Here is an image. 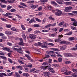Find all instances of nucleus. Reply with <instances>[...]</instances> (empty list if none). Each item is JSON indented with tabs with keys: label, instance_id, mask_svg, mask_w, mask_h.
Masks as SVG:
<instances>
[{
	"label": "nucleus",
	"instance_id": "1",
	"mask_svg": "<svg viewBox=\"0 0 77 77\" xmlns=\"http://www.w3.org/2000/svg\"><path fill=\"white\" fill-rule=\"evenodd\" d=\"M56 10L57 12L54 13L55 15H56L57 16H60V15L62 14V11H61L60 10L57 9Z\"/></svg>",
	"mask_w": 77,
	"mask_h": 77
},
{
	"label": "nucleus",
	"instance_id": "2",
	"mask_svg": "<svg viewBox=\"0 0 77 77\" xmlns=\"http://www.w3.org/2000/svg\"><path fill=\"white\" fill-rule=\"evenodd\" d=\"M71 9H72V7H66L65 9H63V10L65 12H70Z\"/></svg>",
	"mask_w": 77,
	"mask_h": 77
},
{
	"label": "nucleus",
	"instance_id": "3",
	"mask_svg": "<svg viewBox=\"0 0 77 77\" xmlns=\"http://www.w3.org/2000/svg\"><path fill=\"white\" fill-rule=\"evenodd\" d=\"M44 75L45 77H50L51 76V73L47 72H44Z\"/></svg>",
	"mask_w": 77,
	"mask_h": 77
},
{
	"label": "nucleus",
	"instance_id": "4",
	"mask_svg": "<svg viewBox=\"0 0 77 77\" xmlns=\"http://www.w3.org/2000/svg\"><path fill=\"white\" fill-rule=\"evenodd\" d=\"M13 33V32L10 31H6L5 32V33L6 34V35H12Z\"/></svg>",
	"mask_w": 77,
	"mask_h": 77
},
{
	"label": "nucleus",
	"instance_id": "5",
	"mask_svg": "<svg viewBox=\"0 0 77 77\" xmlns=\"http://www.w3.org/2000/svg\"><path fill=\"white\" fill-rule=\"evenodd\" d=\"M67 48V46L65 45H64L63 46H61L60 47V48L61 50H65Z\"/></svg>",
	"mask_w": 77,
	"mask_h": 77
},
{
	"label": "nucleus",
	"instance_id": "6",
	"mask_svg": "<svg viewBox=\"0 0 77 77\" xmlns=\"http://www.w3.org/2000/svg\"><path fill=\"white\" fill-rule=\"evenodd\" d=\"M51 5H53L55 6H57V7H58L59 6V5H57V3H56L54 1H51L50 2Z\"/></svg>",
	"mask_w": 77,
	"mask_h": 77
},
{
	"label": "nucleus",
	"instance_id": "7",
	"mask_svg": "<svg viewBox=\"0 0 77 77\" xmlns=\"http://www.w3.org/2000/svg\"><path fill=\"white\" fill-rule=\"evenodd\" d=\"M30 36L32 39H35L36 38V35H35L30 34Z\"/></svg>",
	"mask_w": 77,
	"mask_h": 77
},
{
	"label": "nucleus",
	"instance_id": "8",
	"mask_svg": "<svg viewBox=\"0 0 77 77\" xmlns=\"http://www.w3.org/2000/svg\"><path fill=\"white\" fill-rule=\"evenodd\" d=\"M65 0H64L65 1ZM56 1V2L58 4H60V5H62L63 4V0H59Z\"/></svg>",
	"mask_w": 77,
	"mask_h": 77
},
{
	"label": "nucleus",
	"instance_id": "9",
	"mask_svg": "<svg viewBox=\"0 0 77 77\" xmlns=\"http://www.w3.org/2000/svg\"><path fill=\"white\" fill-rule=\"evenodd\" d=\"M31 71L34 73H37V72H39V70H36L35 69H33Z\"/></svg>",
	"mask_w": 77,
	"mask_h": 77
},
{
	"label": "nucleus",
	"instance_id": "10",
	"mask_svg": "<svg viewBox=\"0 0 77 77\" xmlns=\"http://www.w3.org/2000/svg\"><path fill=\"white\" fill-rule=\"evenodd\" d=\"M2 50H5V51H10L11 49L9 48L6 47H4L2 48Z\"/></svg>",
	"mask_w": 77,
	"mask_h": 77
},
{
	"label": "nucleus",
	"instance_id": "11",
	"mask_svg": "<svg viewBox=\"0 0 77 77\" xmlns=\"http://www.w3.org/2000/svg\"><path fill=\"white\" fill-rule=\"evenodd\" d=\"M48 70L51 72L52 73H54L55 72L54 71V69L53 68H48Z\"/></svg>",
	"mask_w": 77,
	"mask_h": 77
},
{
	"label": "nucleus",
	"instance_id": "12",
	"mask_svg": "<svg viewBox=\"0 0 77 77\" xmlns=\"http://www.w3.org/2000/svg\"><path fill=\"white\" fill-rule=\"evenodd\" d=\"M43 44H45V45H51V46H54V45L53 44L51 43L48 44L47 43V42H44Z\"/></svg>",
	"mask_w": 77,
	"mask_h": 77
},
{
	"label": "nucleus",
	"instance_id": "13",
	"mask_svg": "<svg viewBox=\"0 0 77 77\" xmlns=\"http://www.w3.org/2000/svg\"><path fill=\"white\" fill-rule=\"evenodd\" d=\"M44 42H43L42 44L43 45H42L41 46L42 48H48V47H47V45H46L45 44H44Z\"/></svg>",
	"mask_w": 77,
	"mask_h": 77
},
{
	"label": "nucleus",
	"instance_id": "14",
	"mask_svg": "<svg viewBox=\"0 0 77 77\" xmlns=\"http://www.w3.org/2000/svg\"><path fill=\"white\" fill-rule=\"evenodd\" d=\"M41 69H47L48 68V66H41Z\"/></svg>",
	"mask_w": 77,
	"mask_h": 77
},
{
	"label": "nucleus",
	"instance_id": "15",
	"mask_svg": "<svg viewBox=\"0 0 77 77\" xmlns=\"http://www.w3.org/2000/svg\"><path fill=\"white\" fill-rule=\"evenodd\" d=\"M38 5H33L31 6L30 8H32V9H35V8H36L37 7H38Z\"/></svg>",
	"mask_w": 77,
	"mask_h": 77
},
{
	"label": "nucleus",
	"instance_id": "16",
	"mask_svg": "<svg viewBox=\"0 0 77 77\" xmlns=\"http://www.w3.org/2000/svg\"><path fill=\"white\" fill-rule=\"evenodd\" d=\"M61 71L62 72H65V71H68L67 69H66V67H64L61 69Z\"/></svg>",
	"mask_w": 77,
	"mask_h": 77
},
{
	"label": "nucleus",
	"instance_id": "17",
	"mask_svg": "<svg viewBox=\"0 0 77 77\" xmlns=\"http://www.w3.org/2000/svg\"><path fill=\"white\" fill-rule=\"evenodd\" d=\"M75 39L74 37H70L69 38V41H74Z\"/></svg>",
	"mask_w": 77,
	"mask_h": 77
},
{
	"label": "nucleus",
	"instance_id": "18",
	"mask_svg": "<svg viewBox=\"0 0 77 77\" xmlns=\"http://www.w3.org/2000/svg\"><path fill=\"white\" fill-rule=\"evenodd\" d=\"M72 25L74 26H77V22L76 21H75L74 22L72 23Z\"/></svg>",
	"mask_w": 77,
	"mask_h": 77
},
{
	"label": "nucleus",
	"instance_id": "19",
	"mask_svg": "<svg viewBox=\"0 0 77 77\" xmlns=\"http://www.w3.org/2000/svg\"><path fill=\"white\" fill-rule=\"evenodd\" d=\"M11 30L13 31H15V32H17L18 31V29L15 27H12L11 28Z\"/></svg>",
	"mask_w": 77,
	"mask_h": 77
},
{
	"label": "nucleus",
	"instance_id": "20",
	"mask_svg": "<svg viewBox=\"0 0 77 77\" xmlns=\"http://www.w3.org/2000/svg\"><path fill=\"white\" fill-rule=\"evenodd\" d=\"M16 68H17V69H20L21 70L23 69V67L22 66H16Z\"/></svg>",
	"mask_w": 77,
	"mask_h": 77
},
{
	"label": "nucleus",
	"instance_id": "21",
	"mask_svg": "<svg viewBox=\"0 0 77 77\" xmlns=\"http://www.w3.org/2000/svg\"><path fill=\"white\" fill-rule=\"evenodd\" d=\"M23 76L25 77H29V74L26 73H23Z\"/></svg>",
	"mask_w": 77,
	"mask_h": 77
},
{
	"label": "nucleus",
	"instance_id": "22",
	"mask_svg": "<svg viewBox=\"0 0 77 77\" xmlns=\"http://www.w3.org/2000/svg\"><path fill=\"white\" fill-rule=\"evenodd\" d=\"M22 36L23 39H25V40H26V36L25 34L24 33H23L22 34Z\"/></svg>",
	"mask_w": 77,
	"mask_h": 77
},
{
	"label": "nucleus",
	"instance_id": "23",
	"mask_svg": "<svg viewBox=\"0 0 77 77\" xmlns=\"http://www.w3.org/2000/svg\"><path fill=\"white\" fill-rule=\"evenodd\" d=\"M15 75L17 77H21V75H20L19 74H18V73L17 72H15Z\"/></svg>",
	"mask_w": 77,
	"mask_h": 77
},
{
	"label": "nucleus",
	"instance_id": "24",
	"mask_svg": "<svg viewBox=\"0 0 77 77\" xmlns=\"http://www.w3.org/2000/svg\"><path fill=\"white\" fill-rule=\"evenodd\" d=\"M35 20V19L34 18L32 19L29 21V24H31V23H33V22L34 21V20Z\"/></svg>",
	"mask_w": 77,
	"mask_h": 77
},
{
	"label": "nucleus",
	"instance_id": "25",
	"mask_svg": "<svg viewBox=\"0 0 77 77\" xmlns=\"http://www.w3.org/2000/svg\"><path fill=\"white\" fill-rule=\"evenodd\" d=\"M10 11L11 12H15L17 11V10L14 8H12L10 10Z\"/></svg>",
	"mask_w": 77,
	"mask_h": 77
},
{
	"label": "nucleus",
	"instance_id": "26",
	"mask_svg": "<svg viewBox=\"0 0 77 77\" xmlns=\"http://www.w3.org/2000/svg\"><path fill=\"white\" fill-rule=\"evenodd\" d=\"M51 50H53V51H59V49L57 48H51Z\"/></svg>",
	"mask_w": 77,
	"mask_h": 77
},
{
	"label": "nucleus",
	"instance_id": "27",
	"mask_svg": "<svg viewBox=\"0 0 77 77\" xmlns=\"http://www.w3.org/2000/svg\"><path fill=\"white\" fill-rule=\"evenodd\" d=\"M70 27L72 30H77V29H76V28H75V27L74 26H71Z\"/></svg>",
	"mask_w": 77,
	"mask_h": 77
},
{
	"label": "nucleus",
	"instance_id": "28",
	"mask_svg": "<svg viewBox=\"0 0 77 77\" xmlns=\"http://www.w3.org/2000/svg\"><path fill=\"white\" fill-rule=\"evenodd\" d=\"M0 2H2L3 3H4L5 4H6L7 3V2L5 0H0Z\"/></svg>",
	"mask_w": 77,
	"mask_h": 77
},
{
	"label": "nucleus",
	"instance_id": "29",
	"mask_svg": "<svg viewBox=\"0 0 77 77\" xmlns=\"http://www.w3.org/2000/svg\"><path fill=\"white\" fill-rule=\"evenodd\" d=\"M71 4H72V2H66V5H70Z\"/></svg>",
	"mask_w": 77,
	"mask_h": 77
},
{
	"label": "nucleus",
	"instance_id": "30",
	"mask_svg": "<svg viewBox=\"0 0 77 77\" xmlns=\"http://www.w3.org/2000/svg\"><path fill=\"white\" fill-rule=\"evenodd\" d=\"M21 27L22 29L23 30H26V27H25V26H24V25H21Z\"/></svg>",
	"mask_w": 77,
	"mask_h": 77
},
{
	"label": "nucleus",
	"instance_id": "31",
	"mask_svg": "<svg viewBox=\"0 0 77 77\" xmlns=\"http://www.w3.org/2000/svg\"><path fill=\"white\" fill-rule=\"evenodd\" d=\"M18 60L19 63H21V64H23V65H26V64H25L22 61L20 60Z\"/></svg>",
	"mask_w": 77,
	"mask_h": 77
},
{
	"label": "nucleus",
	"instance_id": "32",
	"mask_svg": "<svg viewBox=\"0 0 77 77\" xmlns=\"http://www.w3.org/2000/svg\"><path fill=\"white\" fill-rule=\"evenodd\" d=\"M48 30H50V28H48V30H42V32H48Z\"/></svg>",
	"mask_w": 77,
	"mask_h": 77
},
{
	"label": "nucleus",
	"instance_id": "33",
	"mask_svg": "<svg viewBox=\"0 0 77 77\" xmlns=\"http://www.w3.org/2000/svg\"><path fill=\"white\" fill-rule=\"evenodd\" d=\"M64 23V21L61 22L58 24V26H62V25H63V24Z\"/></svg>",
	"mask_w": 77,
	"mask_h": 77
},
{
	"label": "nucleus",
	"instance_id": "34",
	"mask_svg": "<svg viewBox=\"0 0 77 77\" xmlns=\"http://www.w3.org/2000/svg\"><path fill=\"white\" fill-rule=\"evenodd\" d=\"M20 5H21L22 6H23L25 7H27V5H26V4H24V3L23 2H20Z\"/></svg>",
	"mask_w": 77,
	"mask_h": 77
},
{
	"label": "nucleus",
	"instance_id": "35",
	"mask_svg": "<svg viewBox=\"0 0 77 77\" xmlns=\"http://www.w3.org/2000/svg\"><path fill=\"white\" fill-rule=\"evenodd\" d=\"M18 45H22L23 46H24V43L23 42H20L18 43Z\"/></svg>",
	"mask_w": 77,
	"mask_h": 77
},
{
	"label": "nucleus",
	"instance_id": "36",
	"mask_svg": "<svg viewBox=\"0 0 77 77\" xmlns=\"http://www.w3.org/2000/svg\"><path fill=\"white\" fill-rule=\"evenodd\" d=\"M34 33L35 34H38V33H41V32L39 31L36 30L34 32Z\"/></svg>",
	"mask_w": 77,
	"mask_h": 77
},
{
	"label": "nucleus",
	"instance_id": "37",
	"mask_svg": "<svg viewBox=\"0 0 77 77\" xmlns=\"http://www.w3.org/2000/svg\"><path fill=\"white\" fill-rule=\"evenodd\" d=\"M72 70L73 71V72H75V73L76 74H77V69H72Z\"/></svg>",
	"mask_w": 77,
	"mask_h": 77
},
{
	"label": "nucleus",
	"instance_id": "38",
	"mask_svg": "<svg viewBox=\"0 0 77 77\" xmlns=\"http://www.w3.org/2000/svg\"><path fill=\"white\" fill-rule=\"evenodd\" d=\"M11 25H8V24H6V27H7V28H10L11 27Z\"/></svg>",
	"mask_w": 77,
	"mask_h": 77
},
{
	"label": "nucleus",
	"instance_id": "39",
	"mask_svg": "<svg viewBox=\"0 0 77 77\" xmlns=\"http://www.w3.org/2000/svg\"><path fill=\"white\" fill-rule=\"evenodd\" d=\"M62 61V59L61 58H58V62H61Z\"/></svg>",
	"mask_w": 77,
	"mask_h": 77
},
{
	"label": "nucleus",
	"instance_id": "40",
	"mask_svg": "<svg viewBox=\"0 0 77 77\" xmlns=\"http://www.w3.org/2000/svg\"><path fill=\"white\" fill-rule=\"evenodd\" d=\"M12 15V14L10 13H7L5 15V16H9V15Z\"/></svg>",
	"mask_w": 77,
	"mask_h": 77
},
{
	"label": "nucleus",
	"instance_id": "41",
	"mask_svg": "<svg viewBox=\"0 0 77 77\" xmlns=\"http://www.w3.org/2000/svg\"><path fill=\"white\" fill-rule=\"evenodd\" d=\"M12 8V6L9 5L7 7V10H9V9H11V8Z\"/></svg>",
	"mask_w": 77,
	"mask_h": 77
},
{
	"label": "nucleus",
	"instance_id": "42",
	"mask_svg": "<svg viewBox=\"0 0 77 77\" xmlns=\"http://www.w3.org/2000/svg\"><path fill=\"white\" fill-rule=\"evenodd\" d=\"M66 41H63L60 42V44H66Z\"/></svg>",
	"mask_w": 77,
	"mask_h": 77
},
{
	"label": "nucleus",
	"instance_id": "43",
	"mask_svg": "<svg viewBox=\"0 0 77 77\" xmlns=\"http://www.w3.org/2000/svg\"><path fill=\"white\" fill-rule=\"evenodd\" d=\"M48 9L49 10H52V7L51 6H48Z\"/></svg>",
	"mask_w": 77,
	"mask_h": 77
},
{
	"label": "nucleus",
	"instance_id": "44",
	"mask_svg": "<svg viewBox=\"0 0 77 77\" xmlns=\"http://www.w3.org/2000/svg\"><path fill=\"white\" fill-rule=\"evenodd\" d=\"M27 3L29 4L33 3L34 1H30L27 2Z\"/></svg>",
	"mask_w": 77,
	"mask_h": 77
},
{
	"label": "nucleus",
	"instance_id": "45",
	"mask_svg": "<svg viewBox=\"0 0 77 77\" xmlns=\"http://www.w3.org/2000/svg\"><path fill=\"white\" fill-rule=\"evenodd\" d=\"M8 60L11 63H13L12 62V60H11V59L10 58H8Z\"/></svg>",
	"mask_w": 77,
	"mask_h": 77
},
{
	"label": "nucleus",
	"instance_id": "46",
	"mask_svg": "<svg viewBox=\"0 0 77 77\" xmlns=\"http://www.w3.org/2000/svg\"><path fill=\"white\" fill-rule=\"evenodd\" d=\"M1 38L3 39H7V37L3 36L1 37Z\"/></svg>",
	"mask_w": 77,
	"mask_h": 77
},
{
	"label": "nucleus",
	"instance_id": "47",
	"mask_svg": "<svg viewBox=\"0 0 77 77\" xmlns=\"http://www.w3.org/2000/svg\"><path fill=\"white\" fill-rule=\"evenodd\" d=\"M35 19L36 20V21H37V22H40V23H41V21L38 18H35Z\"/></svg>",
	"mask_w": 77,
	"mask_h": 77
},
{
	"label": "nucleus",
	"instance_id": "48",
	"mask_svg": "<svg viewBox=\"0 0 77 77\" xmlns=\"http://www.w3.org/2000/svg\"><path fill=\"white\" fill-rule=\"evenodd\" d=\"M17 51L18 53H22V52L20 51H21V48H20L19 49H18V50Z\"/></svg>",
	"mask_w": 77,
	"mask_h": 77
},
{
	"label": "nucleus",
	"instance_id": "49",
	"mask_svg": "<svg viewBox=\"0 0 77 77\" xmlns=\"http://www.w3.org/2000/svg\"><path fill=\"white\" fill-rule=\"evenodd\" d=\"M49 20H51L53 21H54L55 20L53 18H52V17H49Z\"/></svg>",
	"mask_w": 77,
	"mask_h": 77
},
{
	"label": "nucleus",
	"instance_id": "50",
	"mask_svg": "<svg viewBox=\"0 0 77 77\" xmlns=\"http://www.w3.org/2000/svg\"><path fill=\"white\" fill-rule=\"evenodd\" d=\"M13 73H14V72H11V73L8 74V76H11V75H13Z\"/></svg>",
	"mask_w": 77,
	"mask_h": 77
},
{
	"label": "nucleus",
	"instance_id": "51",
	"mask_svg": "<svg viewBox=\"0 0 77 77\" xmlns=\"http://www.w3.org/2000/svg\"><path fill=\"white\" fill-rule=\"evenodd\" d=\"M0 57L2 59H6V57L0 56Z\"/></svg>",
	"mask_w": 77,
	"mask_h": 77
},
{
	"label": "nucleus",
	"instance_id": "52",
	"mask_svg": "<svg viewBox=\"0 0 77 77\" xmlns=\"http://www.w3.org/2000/svg\"><path fill=\"white\" fill-rule=\"evenodd\" d=\"M34 26L35 27H38L39 26V25L38 24H35L34 25Z\"/></svg>",
	"mask_w": 77,
	"mask_h": 77
},
{
	"label": "nucleus",
	"instance_id": "53",
	"mask_svg": "<svg viewBox=\"0 0 77 77\" xmlns=\"http://www.w3.org/2000/svg\"><path fill=\"white\" fill-rule=\"evenodd\" d=\"M48 2V0H42L41 2L42 3H46Z\"/></svg>",
	"mask_w": 77,
	"mask_h": 77
},
{
	"label": "nucleus",
	"instance_id": "54",
	"mask_svg": "<svg viewBox=\"0 0 77 77\" xmlns=\"http://www.w3.org/2000/svg\"><path fill=\"white\" fill-rule=\"evenodd\" d=\"M1 20H2V21H7V20L5 19L4 18H1Z\"/></svg>",
	"mask_w": 77,
	"mask_h": 77
},
{
	"label": "nucleus",
	"instance_id": "55",
	"mask_svg": "<svg viewBox=\"0 0 77 77\" xmlns=\"http://www.w3.org/2000/svg\"><path fill=\"white\" fill-rule=\"evenodd\" d=\"M51 26V24H49L48 25L46 26H45V28H48V27H49Z\"/></svg>",
	"mask_w": 77,
	"mask_h": 77
},
{
	"label": "nucleus",
	"instance_id": "56",
	"mask_svg": "<svg viewBox=\"0 0 77 77\" xmlns=\"http://www.w3.org/2000/svg\"><path fill=\"white\" fill-rule=\"evenodd\" d=\"M45 21H46V20H45V19H43L42 21V24H44V23H45Z\"/></svg>",
	"mask_w": 77,
	"mask_h": 77
},
{
	"label": "nucleus",
	"instance_id": "57",
	"mask_svg": "<svg viewBox=\"0 0 77 77\" xmlns=\"http://www.w3.org/2000/svg\"><path fill=\"white\" fill-rule=\"evenodd\" d=\"M51 36H52V37H54L55 36H56V33H53L51 35Z\"/></svg>",
	"mask_w": 77,
	"mask_h": 77
},
{
	"label": "nucleus",
	"instance_id": "58",
	"mask_svg": "<svg viewBox=\"0 0 77 77\" xmlns=\"http://www.w3.org/2000/svg\"><path fill=\"white\" fill-rule=\"evenodd\" d=\"M6 7V5H1V8H5Z\"/></svg>",
	"mask_w": 77,
	"mask_h": 77
},
{
	"label": "nucleus",
	"instance_id": "59",
	"mask_svg": "<svg viewBox=\"0 0 77 77\" xmlns=\"http://www.w3.org/2000/svg\"><path fill=\"white\" fill-rule=\"evenodd\" d=\"M43 65H48V63L46 62H44L43 64H42Z\"/></svg>",
	"mask_w": 77,
	"mask_h": 77
},
{
	"label": "nucleus",
	"instance_id": "60",
	"mask_svg": "<svg viewBox=\"0 0 77 77\" xmlns=\"http://www.w3.org/2000/svg\"><path fill=\"white\" fill-rule=\"evenodd\" d=\"M18 7L20 8H21L22 9H24V7L21 6V5H18Z\"/></svg>",
	"mask_w": 77,
	"mask_h": 77
},
{
	"label": "nucleus",
	"instance_id": "61",
	"mask_svg": "<svg viewBox=\"0 0 77 77\" xmlns=\"http://www.w3.org/2000/svg\"><path fill=\"white\" fill-rule=\"evenodd\" d=\"M0 55H2V56H5V55L4 54L3 52H0Z\"/></svg>",
	"mask_w": 77,
	"mask_h": 77
},
{
	"label": "nucleus",
	"instance_id": "62",
	"mask_svg": "<svg viewBox=\"0 0 77 77\" xmlns=\"http://www.w3.org/2000/svg\"><path fill=\"white\" fill-rule=\"evenodd\" d=\"M72 75L73 77H77V75H75V73H73Z\"/></svg>",
	"mask_w": 77,
	"mask_h": 77
},
{
	"label": "nucleus",
	"instance_id": "63",
	"mask_svg": "<svg viewBox=\"0 0 77 77\" xmlns=\"http://www.w3.org/2000/svg\"><path fill=\"white\" fill-rule=\"evenodd\" d=\"M54 66H55V67H59V65L57 64H54Z\"/></svg>",
	"mask_w": 77,
	"mask_h": 77
},
{
	"label": "nucleus",
	"instance_id": "64",
	"mask_svg": "<svg viewBox=\"0 0 77 77\" xmlns=\"http://www.w3.org/2000/svg\"><path fill=\"white\" fill-rule=\"evenodd\" d=\"M72 13H73V14H77V11H72Z\"/></svg>",
	"mask_w": 77,
	"mask_h": 77
}]
</instances>
